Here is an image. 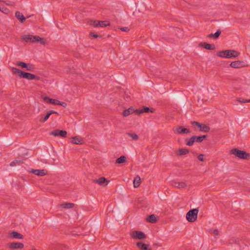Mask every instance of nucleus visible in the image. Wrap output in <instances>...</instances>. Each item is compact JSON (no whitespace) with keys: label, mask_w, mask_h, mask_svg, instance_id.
Here are the masks:
<instances>
[{"label":"nucleus","mask_w":250,"mask_h":250,"mask_svg":"<svg viewBox=\"0 0 250 250\" xmlns=\"http://www.w3.org/2000/svg\"><path fill=\"white\" fill-rule=\"evenodd\" d=\"M90 24L93 25L94 27H105L109 24L107 23L106 21H90Z\"/></svg>","instance_id":"obj_9"},{"label":"nucleus","mask_w":250,"mask_h":250,"mask_svg":"<svg viewBox=\"0 0 250 250\" xmlns=\"http://www.w3.org/2000/svg\"><path fill=\"white\" fill-rule=\"evenodd\" d=\"M137 247L141 250H151V249L149 248V245L139 242L136 244Z\"/></svg>","instance_id":"obj_15"},{"label":"nucleus","mask_w":250,"mask_h":250,"mask_svg":"<svg viewBox=\"0 0 250 250\" xmlns=\"http://www.w3.org/2000/svg\"><path fill=\"white\" fill-rule=\"evenodd\" d=\"M150 111L151 112H153L152 110H150L149 107H144L142 108H139L135 110V112L137 114H142L144 112H148Z\"/></svg>","instance_id":"obj_22"},{"label":"nucleus","mask_w":250,"mask_h":250,"mask_svg":"<svg viewBox=\"0 0 250 250\" xmlns=\"http://www.w3.org/2000/svg\"><path fill=\"white\" fill-rule=\"evenodd\" d=\"M10 236L13 238L17 239H22L23 238V236L21 234L15 231L11 232Z\"/></svg>","instance_id":"obj_18"},{"label":"nucleus","mask_w":250,"mask_h":250,"mask_svg":"<svg viewBox=\"0 0 250 250\" xmlns=\"http://www.w3.org/2000/svg\"><path fill=\"white\" fill-rule=\"evenodd\" d=\"M237 101L238 102H239L240 103H250V100L244 99L241 98H237Z\"/></svg>","instance_id":"obj_34"},{"label":"nucleus","mask_w":250,"mask_h":250,"mask_svg":"<svg viewBox=\"0 0 250 250\" xmlns=\"http://www.w3.org/2000/svg\"><path fill=\"white\" fill-rule=\"evenodd\" d=\"M133 238H137L138 239H143L146 238V234L142 231H133L131 235Z\"/></svg>","instance_id":"obj_8"},{"label":"nucleus","mask_w":250,"mask_h":250,"mask_svg":"<svg viewBox=\"0 0 250 250\" xmlns=\"http://www.w3.org/2000/svg\"><path fill=\"white\" fill-rule=\"evenodd\" d=\"M186 145L188 146H192L193 145V143L194 142V138H193V136H192L191 138H190L189 139L186 140Z\"/></svg>","instance_id":"obj_32"},{"label":"nucleus","mask_w":250,"mask_h":250,"mask_svg":"<svg viewBox=\"0 0 250 250\" xmlns=\"http://www.w3.org/2000/svg\"><path fill=\"white\" fill-rule=\"evenodd\" d=\"M12 71L13 73L18 74L20 78H24L28 80H39L40 78L36 75L31 73L25 72L17 68L12 67Z\"/></svg>","instance_id":"obj_1"},{"label":"nucleus","mask_w":250,"mask_h":250,"mask_svg":"<svg viewBox=\"0 0 250 250\" xmlns=\"http://www.w3.org/2000/svg\"><path fill=\"white\" fill-rule=\"evenodd\" d=\"M15 16L21 22H23L25 20V18L23 14L19 11L16 12Z\"/></svg>","instance_id":"obj_23"},{"label":"nucleus","mask_w":250,"mask_h":250,"mask_svg":"<svg viewBox=\"0 0 250 250\" xmlns=\"http://www.w3.org/2000/svg\"><path fill=\"white\" fill-rule=\"evenodd\" d=\"M229 53V50H222V51H218L217 53V55L218 57H220L221 58L228 59Z\"/></svg>","instance_id":"obj_17"},{"label":"nucleus","mask_w":250,"mask_h":250,"mask_svg":"<svg viewBox=\"0 0 250 250\" xmlns=\"http://www.w3.org/2000/svg\"><path fill=\"white\" fill-rule=\"evenodd\" d=\"M30 172L39 176H43L47 174V171L45 169H32Z\"/></svg>","instance_id":"obj_12"},{"label":"nucleus","mask_w":250,"mask_h":250,"mask_svg":"<svg viewBox=\"0 0 250 250\" xmlns=\"http://www.w3.org/2000/svg\"><path fill=\"white\" fill-rule=\"evenodd\" d=\"M198 211L197 208H194L188 211L186 214V218L188 221L190 222H195L197 218Z\"/></svg>","instance_id":"obj_4"},{"label":"nucleus","mask_w":250,"mask_h":250,"mask_svg":"<svg viewBox=\"0 0 250 250\" xmlns=\"http://www.w3.org/2000/svg\"><path fill=\"white\" fill-rule=\"evenodd\" d=\"M49 134L54 136H60L61 137L65 138L67 135V132L65 130L56 129L50 132Z\"/></svg>","instance_id":"obj_7"},{"label":"nucleus","mask_w":250,"mask_h":250,"mask_svg":"<svg viewBox=\"0 0 250 250\" xmlns=\"http://www.w3.org/2000/svg\"><path fill=\"white\" fill-rule=\"evenodd\" d=\"M180 155L186 154L189 152V150L187 149L181 148L179 150Z\"/></svg>","instance_id":"obj_33"},{"label":"nucleus","mask_w":250,"mask_h":250,"mask_svg":"<svg viewBox=\"0 0 250 250\" xmlns=\"http://www.w3.org/2000/svg\"><path fill=\"white\" fill-rule=\"evenodd\" d=\"M128 135L132 138L133 140H136L138 139V135L135 133H128Z\"/></svg>","instance_id":"obj_35"},{"label":"nucleus","mask_w":250,"mask_h":250,"mask_svg":"<svg viewBox=\"0 0 250 250\" xmlns=\"http://www.w3.org/2000/svg\"><path fill=\"white\" fill-rule=\"evenodd\" d=\"M208 38H212V37H213V34H210L209 35H208Z\"/></svg>","instance_id":"obj_44"},{"label":"nucleus","mask_w":250,"mask_h":250,"mask_svg":"<svg viewBox=\"0 0 250 250\" xmlns=\"http://www.w3.org/2000/svg\"><path fill=\"white\" fill-rule=\"evenodd\" d=\"M48 113L49 114L50 116L54 113L58 114V113L57 112L55 111L54 110H50L49 112H48Z\"/></svg>","instance_id":"obj_42"},{"label":"nucleus","mask_w":250,"mask_h":250,"mask_svg":"<svg viewBox=\"0 0 250 250\" xmlns=\"http://www.w3.org/2000/svg\"><path fill=\"white\" fill-rule=\"evenodd\" d=\"M106 181V179L104 177H102L98 179H95L93 182L95 183H97L100 186H102Z\"/></svg>","instance_id":"obj_24"},{"label":"nucleus","mask_w":250,"mask_h":250,"mask_svg":"<svg viewBox=\"0 0 250 250\" xmlns=\"http://www.w3.org/2000/svg\"><path fill=\"white\" fill-rule=\"evenodd\" d=\"M89 36L90 37L94 38H97L98 37V35L96 34H95L93 32H90Z\"/></svg>","instance_id":"obj_39"},{"label":"nucleus","mask_w":250,"mask_h":250,"mask_svg":"<svg viewBox=\"0 0 250 250\" xmlns=\"http://www.w3.org/2000/svg\"><path fill=\"white\" fill-rule=\"evenodd\" d=\"M229 52L228 59L235 58L240 55L239 52L234 50H229Z\"/></svg>","instance_id":"obj_20"},{"label":"nucleus","mask_w":250,"mask_h":250,"mask_svg":"<svg viewBox=\"0 0 250 250\" xmlns=\"http://www.w3.org/2000/svg\"><path fill=\"white\" fill-rule=\"evenodd\" d=\"M58 104L57 105H62V106H63L64 107H65L67 106V104L66 103H65V102H61V101L58 100Z\"/></svg>","instance_id":"obj_37"},{"label":"nucleus","mask_w":250,"mask_h":250,"mask_svg":"<svg viewBox=\"0 0 250 250\" xmlns=\"http://www.w3.org/2000/svg\"><path fill=\"white\" fill-rule=\"evenodd\" d=\"M221 32L220 30H218L214 34H213V38L215 39H217L219 37L220 35L221 34Z\"/></svg>","instance_id":"obj_36"},{"label":"nucleus","mask_w":250,"mask_h":250,"mask_svg":"<svg viewBox=\"0 0 250 250\" xmlns=\"http://www.w3.org/2000/svg\"><path fill=\"white\" fill-rule=\"evenodd\" d=\"M21 39L26 42H40L42 44H45V42L44 40L38 36H33L31 35H24L21 37Z\"/></svg>","instance_id":"obj_2"},{"label":"nucleus","mask_w":250,"mask_h":250,"mask_svg":"<svg viewBox=\"0 0 250 250\" xmlns=\"http://www.w3.org/2000/svg\"><path fill=\"white\" fill-rule=\"evenodd\" d=\"M71 143L76 145H81L83 144V141L81 138L75 136L71 138Z\"/></svg>","instance_id":"obj_14"},{"label":"nucleus","mask_w":250,"mask_h":250,"mask_svg":"<svg viewBox=\"0 0 250 250\" xmlns=\"http://www.w3.org/2000/svg\"><path fill=\"white\" fill-rule=\"evenodd\" d=\"M191 125L193 127H195V126H198L200 128V130L202 132H208L210 130V128L208 126L204 124H200L197 122H192Z\"/></svg>","instance_id":"obj_5"},{"label":"nucleus","mask_w":250,"mask_h":250,"mask_svg":"<svg viewBox=\"0 0 250 250\" xmlns=\"http://www.w3.org/2000/svg\"><path fill=\"white\" fill-rule=\"evenodd\" d=\"M135 110H134L133 108H129L128 109H126L124 111L123 115L124 117H126L129 115L130 114H131L133 112L135 113Z\"/></svg>","instance_id":"obj_25"},{"label":"nucleus","mask_w":250,"mask_h":250,"mask_svg":"<svg viewBox=\"0 0 250 250\" xmlns=\"http://www.w3.org/2000/svg\"><path fill=\"white\" fill-rule=\"evenodd\" d=\"M49 117H50V115L47 113V114L44 117V118L42 120V122H43V123L46 122L48 120V119L49 118Z\"/></svg>","instance_id":"obj_38"},{"label":"nucleus","mask_w":250,"mask_h":250,"mask_svg":"<svg viewBox=\"0 0 250 250\" xmlns=\"http://www.w3.org/2000/svg\"><path fill=\"white\" fill-rule=\"evenodd\" d=\"M9 247L12 250L21 249L24 247L23 243L20 242H12L9 244Z\"/></svg>","instance_id":"obj_11"},{"label":"nucleus","mask_w":250,"mask_h":250,"mask_svg":"<svg viewBox=\"0 0 250 250\" xmlns=\"http://www.w3.org/2000/svg\"><path fill=\"white\" fill-rule=\"evenodd\" d=\"M230 66L234 68H240L246 66V64L243 61H237L231 62Z\"/></svg>","instance_id":"obj_10"},{"label":"nucleus","mask_w":250,"mask_h":250,"mask_svg":"<svg viewBox=\"0 0 250 250\" xmlns=\"http://www.w3.org/2000/svg\"><path fill=\"white\" fill-rule=\"evenodd\" d=\"M16 65L22 68H26L27 71H32L35 69V67L33 65L30 63H26L22 62H18Z\"/></svg>","instance_id":"obj_6"},{"label":"nucleus","mask_w":250,"mask_h":250,"mask_svg":"<svg viewBox=\"0 0 250 250\" xmlns=\"http://www.w3.org/2000/svg\"><path fill=\"white\" fill-rule=\"evenodd\" d=\"M146 220L148 222L151 223H155L157 221L156 217L154 214L148 216Z\"/></svg>","instance_id":"obj_28"},{"label":"nucleus","mask_w":250,"mask_h":250,"mask_svg":"<svg viewBox=\"0 0 250 250\" xmlns=\"http://www.w3.org/2000/svg\"><path fill=\"white\" fill-rule=\"evenodd\" d=\"M230 153L240 159L249 160L250 158V154L244 150H239L238 148L231 149L230 151Z\"/></svg>","instance_id":"obj_3"},{"label":"nucleus","mask_w":250,"mask_h":250,"mask_svg":"<svg viewBox=\"0 0 250 250\" xmlns=\"http://www.w3.org/2000/svg\"><path fill=\"white\" fill-rule=\"evenodd\" d=\"M171 185L176 188H185L187 185L184 182H173L171 184Z\"/></svg>","instance_id":"obj_13"},{"label":"nucleus","mask_w":250,"mask_h":250,"mask_svg":"<svg viewBox=\"0 0 250 250\" xmlns=\"http://www.w3.org/2000/svg\"><path fill=\"white\" fill-rule=\"evenodd\" d=\"M75 205L71 203H65L60 205V206L64 208H71L74 207Z\"/></svg>","instance_id":"obj_26"},{"label":"nucleus","mask_w":250,"mask_h":250,"mask_svg":"<svg viewBox=\"0 0 250 250\" xmlns=\"http://www.w3.org/2000/svg\"><path fill=\"white\" fill-rule=\"evenodd\" d=\"M23 163L22 161L20 160H15L14 161L11 162L10 166L11 167L20 165Z\"/></svg>","instance_id":"obj_30"},{"label":"nucleus","mask_w":250,"mask_h":250,"mask_svg":"<svg viewBox=\"0 0 250 250\" xmlns=\"http://www.w3.org/2000/svg\"><path fill=\"white\" fill-rule=\"evenodd\" d=\"M198 159L199 161H204V155L203 154H199L198 156Z\"/></svg>","instance_id":"obj_40"},{"label":"nucleus","mask_w":250,"mask_h":250,"mask_svg":"<svg viewBox=\"0 0 250 250\" xmlns=\"http://www.w3.org/2000/svg\"><path fill=\"white\" fill-rule=\"evenodd\" d=\"M176 131L179 134L185 133L188 134L190 133V131L186 128H184L181 126H177L176 128Z\"/></svg>","instance_id":"obj_21"},{"label":"nucleus","mask_w":250,"mask_h":250,"mask_svg":"<svg viewBox=\"0 0 250 250\" xmlns=\"http://www.w3.org/2000/svg\"><path fill=\"white\" fill-rule=\"evenodd\" d=\"M43 101L47 103L51 104L54 105H57L58 104V100L51 99L48 97H44L43 98Z\"/></svg>","instance_id":"obj_19"},{"label":"nucleus","mask_w":250,"mask_h":250,"mask_svg":"<svg viewBox=\"0 0 250 250\" xmlns=\"http://www.w3.org/2000/svg\"><path fill=\"white\" fill-rule=\"evenodd\" d=\"M194 138V142L197 143H201L203 140L207 138L206 135H203L201 136H193Z\"/></svg>","instance_id":"obj_27"},{"label":"nucleus","mask_w":250,"mask_h":250,"mask_svg":"<svg viewBox=\"0 0 250 250\" xmlns=\"http://www.w3.org/2000/svg\"><path fill=\"white\" fill-rule=\"evenodd\" d=\"M199 45L208 50H211L215 49L214 45L213 44H209L206 42H201Z\"/></svg>","instance_id":"obj_16"},{"label":"nucleus","mask_w":250,"mask_h":250,"mask_svg":"<svg viewBox=\"0 0 250 250\" xmlns=\"http://www.w3.org/2000/svg\"><path fill=\"white\" fill-rule=\"evenodd\" d=\"M213 233L216 236L219 235V231L217 229H214L213 231Z\"/></svg>","instance_id":"obj_43"},{"label":"nucleus","mask_w":250,"mask_h":250,"mask_svg":"<svg viewBox=\"0 0 250 250\" xmlns=\"http://www.w3.org/2000/svg\"><path fill=\"white\" fill-rule=\"evenodd\" d=\"M121 30L122 31H124V32H128L129 31V29L128 27H122L121 28Z\"/></svg>","instance_id":"obj_41"},{"label":"nucleus","mask_w":250,"mask_h":250,"mask_svg":"<svg viewBox=\"0 0 250 250\" xmlns=\"http://www.w3.org/2000/svg\"><path fill=\"white\" fill-rule=\"evenodd\" d=\"M126 162V157L125 156H121L116 159V163L118 164H121Z\"/></svg>","instance_id":"obj_31"},{"label":"nucleus","mask_w":250,"mask_h":250,"mask_svg":"<svg viewBox=\"0 0 250 250\" xmlns=\"http://www.w3.org/2000/svg\"><path fill=\"white\" fill-rule=\"evenodd\" d=\"M134 187H138L141 184V178L139 176H136L133 181Z\"/></svg>","instance_id":"obj_29"}]
</instances>
